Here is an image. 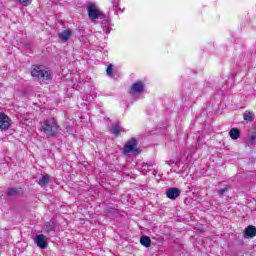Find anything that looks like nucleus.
<instances>
[{
    "label": "nucleus",
    "mask_w": 256,
    "mask_h": 256,
    "mask_svg": "<svg viewBox=\"0 0 256 256\" xmlns=\"http://www.w3.org/2000/svg\"><path fill=\"white\" fill-rule=\"evenodd\" d=\"M40 131L46 135V137H57L61 133V126L55 118H48L40 122Z\"/></svg>",
    "instance_id": "obj_1"
},
{
    "label": "nucleus",
    "mask_w": 256,
    "mask_h": 256,
    "mask_svg": "<svg viewBox=\"0 0 256 256\" xmlns=\"http://www.w3.org/2000/svg\"><path fill=\"white\" fill-rule=\"evenodd\" d=\"M31 75L46 85H49L53 79L51 76V71L43 65H33L31 67Z\"/></svg>",
    "instance_id": "obj_2"
},
{
    "label": "nucleus",
    "mask_w": 256,
    "mask_h": 256,
    "mask_svg": "<svg viewBox=\"0 0 256 256\" xmlns=\"http://www.w3.org/2000/svg\"><path fill=\"white\" fill-rule=\"evenodd\" d=\"M124 155H129V153H141V150L137 148V139H130L123 148Z\"/></svg>",
    "instance_id": "obj_3"
},
{
    "label": "nucleus",
    "mask_w": 256,
    "mask_h": 256,
    "mask_svg": "<svg viewBox=\"0 0 256 256\" xmlns=\"http://www.w3.org/2000/svg\"><path fill=\"white\" fill-rule=\"evenodd\" d=\"M87 10L89 19L92 21V23H95L97 19H99V15L101 13L100 10L97 9V6H95L93 3L88 5Z\"/></svg>",
    "instance_id": "obj_4"
},
{
    "label": "nucleus",
    "mask_w": 256,
    "mask_h": 256,
    "mask_svg": "<svg viewBox=\"0 0 256 256\" xmlns=\"http://www.w3.org/2000/svg\"><path fill=\"white\" fill-rule=\"evenodd\" d=\"M11 127V118L7 114L0 112V129L1 131H7Z\"/></svg>",
    "instance_id": "obj_5"
},
{
    "label": "nucleus",
    "mask_w": 256,
    "mask_h": 256,
    "mask_svg": "<svg viewBox=\"0 0 256 256\" xmlns=\"http://www.w3.org/2000/svg\"><path fill=\"white\" fill-rule=\"evenodd\" d=\"M180 196H181V190L179 188L172 187L166 190V197L171 201H175V199H177V197H180Z\"/></svg>",
    "instance_id": "obj_6"
},
{
    "label": "nucleus",
    "mask_w": 256,
    "mask_h": 256,
    "mask_svg": "<svg viewBox=\"0 0 256 256\" xmlns=\"http://www.w3.org/2000/svg\"><path fill=\"white\" fill-rule=\"evenodd\" d=\"M145 89V84L141 81H137L134 83L130 89L131 95H139V93H143V90Z\"/></svg>",
    "instance_id": "obj_7"
},
{
    "label": "nucleus",
    "mask_w": 256,
    "mask_h": 256,
    "mask_svg": "<svg viewBox=\"0 0 256 256\" xmlns=\"http://www.w3.org/2000/svg\"><path fill=\"white\" fill-rule=\"evenodd\" d=\"M35 243L37 247H40V249H47V237H45V235H37L35 238Z\"/></svg>",
    "instance_id": "obj_8"
},
{
    "label": "nucleus",
    "mask_w": 256,
    "mask_h": 256,
    "mask_svg": "<svg viewBox=\"0 0 256 256\" xmlns=\"http://www.w3.org/2000/svg\"><path fill=\"white\" fill-rule=\"evenodd\" d=\"M244 235L245 237H248L250 239H253L256 235V227L253 225H249L245 230H244Z\"/></svg>",
    "instance_id": "obj_9"
},
{
    "label": "nucleus",
    "mask_w": 256,
    "mask_h": 256,
    "mask_svg": "<svg viewBox=\"0 0 256 256\" xmlns=\"http://www.w3.org/2000/svg\"><path fill=\"white\" fill-rule=\"evenodd\" d=\"M49 183H51V176L49 174L42 175L38 180V185H40V187H43L44 185H49Z\"/></svg>",
    "instance_id": "obj_10"
},
{
    "label": "nucleus",
    "mask_w": 256,
    "mask_h": 256,
    "mask_svg": "<svg viewBox=\"0 0 256 256\" xmlns=\"http://www.w3.org/2000/svg\"><path fill=\"white\" fill-rule=\"evenodd\" d=\"M246 143L248 147H251V145H256V130L249 133Z\"/></svg>",
    "instance_id": "obj_11"
},
{
    "label": "nucleus",
    "mask_w": 256,
    "mask_h": 256,
    "mask_svg": "<svg viewBox=\"0 0 256 256\" xmlns=\"http://www.w3.org/2000/svg\"><path fill=\"white\" fill-rule=\"evenodd\" d=\"M71 34H72L71 30H64L59 34V39H61V41H64V43H66V41H69Z\"/></svg>",
    "instance_id": "obj_12"
},
{
    "label": "nucleus",
    "mask_w": 256,
    "mask_h": 256,
    "mask_svg": "<svg viewBox=\"0 0 256 256\" xmlns=\"http://www.w3.org/2000/svg\"><path fill=\"white\" fill-rule=\"evenodd\" d=\"M244 121H247V123H251L255 120V114L251 111H245L243 114Z\"/></svg>",
    "instance_id": "obj_13"
},
{
    "label": "nucleus",
    "mask_w": 256,
    "mask_h": 256,
    "mask_svg": "<svg viewBox=\"0 0 256 256\" xmlns=\"http://www.w3.org/2000/svg\"><path fill=\"white\" fill-rule=\"evenodd\" d=\"M140 244L146 248L151 247V238L149 236H142L140 238Z\"/></svg>",
    "instance_id": "obj_14"
},
{
    "label": "nucleus",
    "mask_w": 256,
    "mask_h": 256,
    "mask_svg": "<svg viewBox=\"0 0 256 256\" xmlns=\"http://www.w3.org/2000/svg\"><path fill=\"white\" fill-rule=\"evenodd\" d=\"M229 136L233 140H237L241 136V132L237 128H232L229 132Z\"/></svg>",
    "instance_id": "obj_15"
},
{
    "label": "nucleus",
    "mask_w": 256,
    "mask_h": 256,
    "mask_svg": "<svg viewBox=\"0 0 256 256\" xmlns=\"http://www.w3.org/2000/svg\"><path fill=\"white\" fill-rule=\"evenodd\" d=\"M123 131V128L119 124H115L112 126L111 134L112 135H119Z\"/></svg>",
    "instance_id": "obj_16"
},
{
    "label": "nucleus",
    "mask_w": 256,
    "mask_h": 256,
    "mask_svg": "<svg viewBox=\"0 0 256 256\" xmlns=\"http://www.w3.org/2000/svg\"><path fill=\"white\" fill-rule=\"evenodd\" d=\"M6 195L8 197H15V195H19V190L17 188H8Z\"/></svg>",
    "instance_id": "obj_17"
},
{
    "label": "nucleus",
    "mask_w": 256,
    "mask_h": 256,
    "mask_svg": "<svg viewBox=\"0 0 256 256\" xmlns=\"http://www.w3.org/2000/svg\"><path fill=\"white\" fill-rule=\"evenodd\" d=\"M97 19H100L103 25H107V23H109V18L107 17V15L103 14V12H100V15Z\"/></svg>",
    "instance_id": "obj_18"
},
{
    "label": "nucleus",
    "mask_w": 256,
    "mask_h": 256,
    "mask_svg": "<svg viewBox=\"0 0 256 256\" xmlns=\"http://www.w3.org/2000/svg\"><path fill=\"white\" fill-rule=\"evenodd\" d=\"M45 231H47V233H51V231H55V224H53V222H47L45 224Z\"/></svg>",
    "instance_id": "obj_19"
},
{
    "label": "nucleus",
    "mask_w": 256,
    "mask_h": 256,
    "mask_svg": "<svg viewBox=\"0 0 256 256\" xmlns=\"http://www.w3.org/2000/svg\"><path fill=\"white\" fill-rule=\"evenodd\" d=\"M106 73L108 77H113V65H109L106 69Z\"/></svg>",
    "instance_id": "obj_20"
},
{
    "label": "nucleus",
    "mask_w": 256,
    "mask_h": 256,
    "mask_svg": "<svg viewBox=\"0 0 256 256\" xmlns=\"http://www.w3.org/2000/svg\"><path fill=\"white\" fill-rule=\"evenodd\" d=\"M33 0H18V2L20 3V5H23V7H27L28 5H31V2Z\"/></svg>",
    "instance_id": "obj_21"
},
{
    "label": "nucleus",
    "mask_w": 256,
    "mask_h": 256,
    "mask_svg": "<svg viewBox=\"0 0 256 256\" xmlns=\"http://www.w3.org/2000/svg\"><path fill=\"white\" fill-rule=\"evenodd\" d=\"M228 187H224L218 190V195H225L227 193Z\"/></svg>",
    "instance_id": "obj_22"
},
{
    "label": "nucleus",
    "mask_w": 256,
    "mask_h": 256,
    "mask_svg": "<svg viewBox=\"0 0 256 256\" xmlns=\"http://www.w3.org/2000/svg\"><path fill=\"white\" fill-rule=\"evenodd\" d=\"M112 5H113L114 11H116L117 7L119 6V0H112Z\"/></svg>",
    "instance_id": "obj_23"
},
{
    "label": "nucleus",
    "mask_w": 256,
    "mask_h": 256,
    "mask_svg": "<svg viewBox=\"0 0 256 256\" xmlns=\"http://www.w3.org/2000/svg\"><path fill=\"white\" fill-rule=\"evenodd\" d=\"M143 167H144V171H151L153 166H151V165L150 166L149 165H144Z\"/></svg>",
    "instance_id": "obj_24"
},
{
    "label": "nucleus",
    "mask_w": 256,
    "mask_h": 256,
    "mask_svg": "<svg viewBox=\"0 0 256 256\" xmlns=\"http://www.w3.org/2000/svg\"><path fill=\"white\" fill-rule=\"evenodd\" d=\"M104 32H105L106 34H109V33H110L109 28H105V29H104Z\"/></svg>",
    "instance_id": "obj_25"
}]
</instances>
